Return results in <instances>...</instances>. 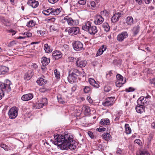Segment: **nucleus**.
Returning a JSON list of instances; mask_svg holds the SVG:
<instances>
[{"label": "nucleus", "mask_w": 155, "mask_h": 155, "mask_svg": "<svg viewBox=\"0 0 155 155\" xmlns=\"http://www.w3.org/2000/svg\"><path fill=\"white\" fill-rule=\"evenodd\" d=\"M52 56L54 59L57 60L62 57V54L61 51L56 50L53 52Z\"/></svg>", "instance_id": "11"}, {"label": "nucleus", "mask_w": 155, "mask_h": 155, "mask_svg": "<svg viewBox=\"0 0 155 155\" xmlns=\"http://www.w3.org/2000/svg\"><path fill=\"white\" fill-rule=\"evenodd\" d=\"M151 126L153 128H155V120L152 123Z\"/></svg>", "instance_id": "64"}, {"label": "nucleus", "mask_w": 155, "mask_h": 155, "mask_svg": "<svg viewBox=\"0 0 155 155\" xmlns=\"http://www.w3.org/2000/svg\"><path fill=\"white\" fill-rule=\"evenodd\" d=\"M32 66L35 69H36L38 68V66L35 64H33Z\"/></svg>", "instance_id": "62"}, {"label": "nucleus", "mask_w": 155, "mask_h": 155, "mask_svg": "<svg viewBox=\"0 0 155 155\" xmlns=\"http://www.w3.org/2000/svg\"><path fill=\"white\" fill-rule=\"evenodd\" d=\"M41 102L39 103L36 105V107L38 108H41L43 107V106L46 105L48 103L47 99L46 98H42Z\"/></svg>", "instance_id": "13"}, {"label": "nucleus", "mask_w": 155, "mask_h": 155, "mask_svg": "<svg viewBox=\"0 0 155 155\" xmlns=\"http://www.w3.org/2000/svg\"><path fill=\"white\" fill-rule=\"evenodd\" d=\"M123 14L122 12L116 13L111 18V21L113 22H115L118 21L119 18Z\"/></svg>", "instance_id": "9"}, {"label": "nucleus", "mask_w": 155, "mask_h": 155, "mask_svg": "<svg viewBox=\"0 0 155 155\" xmlns=\"http://www.w3.org/2000/svg\"><path fill=\"white\" fill-rule=\"evenodd\" d=\"M91 91V88L90 87L85 86L84 89V91L85 93H89Z\"/></svg>", "instance_id": "39"}, {"label": "nucleus", "mask_w": 155, "mask_h": 155, "mask_svg": "<svg viewBox=\"0 0 155 155\" xmlns=\"http://www.w3.org/2000/svg\"><path fill=\"white\" fill-rule=\"evenodd\" d=\"M36 24L35 22L33 20H31L27 24V26L28 27H31L34 26Z\"/></svg>", "instance_id": "37"}, {"label": "nucleus", "mask_w": 155, "mask_h": 155, "mask_svg": "<svg viewBox=\"0 0 155 155\" xmlns=\"http://www.w3.org/2000/svg\"><path fill=\"white\" fill-rule=\"evenodd\" d=\"M61 8H57L54 9L53 8V9L52 10L51 15H57L61 12Z\"/></svg>", "instance_id": "30"}, {"label": "nucleus", "mask_w": 155, "mask_h": 155, "mask_svg": "<svg viewBox=\"0 0 155 155\" xmlns=\"http://www.w3.org/2000/svg\"><path fill=\"white\" fill-rule=\"evenodd\" d=\"M33 97V94L29 93L23 95L21 97V99L23 101H28L31 99Z\"/></svg>", "instance_id": "12"}, {"label": "nucleus", "mask_w": 155, "mask_h": 155, "mask_svg": "<svg viewBox=\"0 0 155 155\" xmlns=\"http://www.w3.org/2000/svg\"><path fill=\"white\" fill-rule=\"evenodd\" d=\"M11 81L8 79L5 80L3 83L0 82V100L4 96L5 91L9 92L11 91Z\"/></svg>", "instance_id": "2"}, {"label": "nucleus", "mask_w": 155, "mask_h": 155, "mask_svg": "<svg viewBox=\"0 0 155 155\" xmlns=\"http://www.w3.org/2000/svg\"><path fill=\"white\" fill-rule=\"evenodd\" d=\"M0 147L5 151H8L9 149V147L5 144H2L1 145Z\"/></svg>", "instance_id": "43"}, {"label": "nucleus", "mask_w": 155, "mask_h": 155, "mask_svg": "<svg viewBox=\"0 0 155 155\" xmlns=\"http://www.w3.org/2000/svg\"><path fill=\"white\" fill-rule=\"evenodd\" d=\"M76 58L73 57H69L68 58V61L71 62L76 61Z\"/></svg>", "instance_id": "44"}, {"label": "nucleus", "mask_w": 155, "mask_h": 155, "mask_svg": "<svg viewBox=\"0 0 155 155\" xmlns=\"http://www.w3.org/2000/svg\"><path fill=\"white\" fill-rule=\"evenodd\" d=\"M112 74L111 72V71H110L108 72V73H107L106 74V77L107 78H109L112 75Z\"/></svg>", "instance_id": "57"}, {"label": "nucleus", "mask_w": 155, "mask_h": 155, "mask_svg": "<svg viewBox=\"0 0 155 155\" xmlns=\"http://www.w3.org/2000/svg\"><path fill=\"white\" fill-rule=\"evenodd\" d=\"M47 82V81L42 78H39L37 81V83L39 85H42Z\"/></svg>", "instance_id": "24"}, {"label": "nucleus", "mask_w": 155, "mask_h": 155, "mask_svg": "<svg viewBox=\"0 0 155 155\" xmlns=\"http://www.w3.org/2000/svg\"><path fill=\"white\" fill-rule=\"evenodd\" d=\"M135 90V89L133 87H130L128 89H126L125 91L127 92H130L134 91Z\"/></svg>", "instance_id": "48"}, {"label": "nucleus", "mask_w": 155, "mask_h": 155, "mask_svg": "<svg viewBox=\"0 0 155 155\" xmlns=\"http://www.w3.org/2000/svg\"><path fill=\"white\" fill-rule=\"evenodd\" d=\"M54 144L58 145V148L62 150H74L76 147L74 145L73 137L70 134L64 135H54Z\"/></svg>", "instance_id": "1"}, {"label": "nucleus", "mask_w": 155, "mask_h": 155, "mask_svg": "<svg viewBox=\"0 0 155 155\" xmlns=\"http://www.w3.org/2000/svg\"><path fill=\"white\" fill-rule=\"evenodd\" d=\"M126 23L128 25H131L134 23V19L131 16L127 17L126 19Z\"/></svg>", "instance_id": "25"}, {"label": "nucleus", "mask_w": 155, "mask_h": 155, "mask_svg": "<svg viewBox=\"0 0 155 155\" xmlns=\"http://www.w3.org/2000/svg\"><path fill=\"white\" fill-rule=\"evenodd\" d=\"M102 137L103 139H104L105 140H108L110 139L111 138V136L109 134L105 133L102 135Z\"/></svg>", "instance_id": "32"}, {"label": "nucleus", "mask_w": 155, "mask_h": 155, "mask_svg": "<svg viewBox=\"0 0 155 155\" xmlns=\"http://www.w3.org/2000/svg\"><path fill=\"white\" fill-rule=\"evenodd\" d=\"M111 90V88L109 87L106 86L104 88V91L107 92H108Z\"/></svg>", "instance_id": "49"}, {"label": "nucleus", "mask_w": 155, "mask_h": 155, "mask_svg": "<svg viewBox=\"0 0 155 155\" xmlns=\"http://www.w3.org/2000/svg\"><path fill=\"white\" fill-rule=\"evenodd\" d=\"M64 19L67 21L68 24L70 25H73L74 24V21L72 18L68 17L66 16L64 18Z\"/></svg>", "instance_id": "23"}, {"label": "nucleus", "mask_w": 155, "mask_h": 155, "mask_svg": "<svg viewBox=\"0 0 155 155\" xmlns=\"http://www.w3.org/2000/svg\"><path fill=\"white\" fill-rule=\"evenodd\" d=\"M115 98L114 97H107L105 101L102 103V104L107 107L112 106L114 103Z\"/></svg>", "instance_id": "6"}, {"label": "nucleus", "mask_w": 155, "mask_h": 155, "mask_svg": "<svg viewBox=\"0 0 155 155\" xmlns=\"http://www.w3.org/2000/svg\"><path fill=\"white\" fill-rule=\"evenodd\" d=\"M140 27L138 25L134 27L133 29V32L135 35H137L139 31Z\"/></svg>", "instance_id": "38"}, {"label": "nucleus", "mask_w": 155, "mask_h": 155, "mask_svg": "<svg viewBox=\"0 0 155 155\" xmlns=\"http://www.w3.org/2000/svg\"><path fill=\"white\" fill-rule=\"evenodd\" d=\"M136 2L139 4L140 5L142 3V0H135Z\"/></svg>", "instance_id": "61"}, {"label": "nucleus", "mask_w": 155, "mask_h": 155, "mask_svg": "<svg viewBox=\"0 0 155 155\" xmlns=\"http://www.w3.org/2000/svg\"><path fill=\"white\" fill-rule=\"evenodd\" d=\"M148 153L147 151H140L139 152V155H145L146 154H148Z\"/></svg>", "instance_id": "46"}, {"label": "nucleus", "mask_w": 155, "mask_h": 155, "mask_svg": "<svg viewBox=\"0 0 155 155\" xmlns=\"http://www.w3.org/2000/svg\"><path fill=\"white\" fill-rule=\"evenodd\" d=\"M91 22L88 21L85 23V25L82 27V29L88 32L91 35H94L97 32V30L96 26L92 25Z\"/></svg>", "instance_id": "3"}, {"label": "nucleus", "mask_w": 155, "mask_h": 155, "mask_svg": "<svg viewBox=\"0 0 155 155\" xmlns=\"http://www.w3.org/2000/svg\"><path fill=\"white\" fill-rule=\"evenodd\" d=\"M122 152V151L121 150L120 148L118 149L116 151V153L117 154H121Z\"/></svg>", "instance_id": "58"}, {"label": "nucleus", "mask_w": 155, "mask_h": 155, "mask_svg": "<svg viewBox=\"0 0 155 155\" xmlns=\"http://www.w3.org/2000/svg\"><path fill=\"white\" fill-rule=\"evenodd\" d=\"M65 31H68V33L71 35H76L79 33V28L78 27H71L68 30H65Z\"/></svg>", "instance_id": "8"}, {"label": "nucleus", "mask_w": 155, "mask_h": 155, "mask_svg": "<svg viewBox=\"0 0 155 155\" xmlns=\"http://www.w3.org/2000/svg\"><path fill=\"white\" fill-rule=\"evenodd\" d=\"M59 0H48V2L54 4L57 2Z\"/></svg>", "instance_id": "54"}, {"label": "nucleus", "mask_w": 155, "mask_h": 155, "mask_svg": "<svg viewBox=\"0 0 155 155\" xmlns=\"http://www.w3.org/2000/svg\"><path fill=\"white\" fill-rule=\"evenodd\" d=\"M109 14V13L106 10H104L103 11H102L101 12V15L102 16H107Z\"/></svg>", "instance_id": "42"}, {"label": "nucleus", "mask_w": 155, "mask_h": 155, "mask_svg": "<svg viewBox=\"0 0 155 155\" xmlns=\"http://www.w3.org/2000/svg\"><path fill=\"white\" fill-rule=\"evenodd\" d=\"M150 96L149 95L146 97L141 96L139 97L137 100V102L138 104L143 105H147L149 101Z\"/></svg>", "instance_id": "5"}, {"label": "nucleus", "mask_w": 155, "mask_h": 155, "mask_svg": "<svg viewBox=\"0 0 155 155\" xmlns=\"http://www.w3.org/2000/svg\"><path fill=\"white\" fill-rule=\"evenodd\" d=\"M44 48L45 52L47 53H50L52 51L50 46L48 45V44H45L44 45Z\"/></svg>", "instance_id": "31"}, {"label": "nucleus", "mask_w": 155, "mask_h": 155, "mask_svg": "<svg viewBox=\"0 0 155 155\" xmlns=\"http://www.w3.org/2000/svg\"><path fill=\"white\" fill-rule=\"evenodd\" d=\"M8 70V68L5 66H0V74H4Z\"/></svg>", "instance_id": "26"}, {"label": "nucleus", "mask_w": 155, "mask_h": 155, "mask_svg": "<svg viewBox=\"0 0 155 155\" xmlns=\"http://www.w3.org/2000/svg\"><path fill=\"white\" fill-rule=\"evenodd\" d=\"M27 4L32 8H35L38 5V2L35 0H29L27 2Z\"/></svg>", "instance_id": "14"}, {"label": "nucleus", "mask_w": 155, "mask_h": 155, "mask_svg": "<svg viewBox=\"0 0 155 155\" xmlns=\"http://www.w3.org/2000/svg\"><path fill=\"white\" fill-rule=\"evenodd\" d=\"M90 4L91 5L92 7H94L95 5V2H91Z\"/></svg>", "instance_id": "60"}, {"label": "nucleus", "mask_w": 155, "mask_h": 155, "mask_svg": "<svg viewBox=\"0 0 155 155\" xmlns=\"http://www.w3.org/2000/svg\"><path fill=\"white\" fill-rule=\"evenodd\" d=\"M53 9V8H49L47 10H44L42 11V13L45 15H48L50 14L51 15L52 10Z\"/></svg>", "instance_id": "34"}, {"label": "nucleus", "mask_w": 155, "mask_h": 155, "mask_svg": "<svg viewBox=\"0 0 155 155\" xmlns=\"http://www.w3.org/2000/svg\"><path fill=\"white\" fill-rule=\"evenodd\" d=\"M102 26L105 31L108 32L109 31L110 29V27L108 23H107L105 22L102 25Z\"/></svg>", "instance_id": "36"}, {"label": "nucleus", "mask_w": 155, "mask_h": 155, "mask_svg": "<svg viewBox=\"0 0 155 155\" xmlns=\"http://www.w3.org/2000/svg\"><path fill=\"white\" fill-rule=\"evenodd\" d=\"M104 18L101 15H97L94 22L96 25H100L104 21Z\"/></svg>", "instance_id": "18"}, {"label": "nucleus", "mask_w": 155, "mask_h": 155, "mask_svg": "<svg viewBox=\"0 0 155 155\" xmlns=\"http://www.w3.org/2000/svg\"><path fill=\"white\" fill-rule=\"evenodd\" d=\"M105 130V128L102 127H100L98 128H97L96 129V130H97L98 131L100 132L104 131Z\"/></svg>", "instance_id": "47"}, {"label": "nucleus", "mask_w": 155, "mask_h": 155, "mask_svg": "<svg viewBox=\"0 0 155 155\" xmlns=\"http://www.w3.org/2000/svg\"><path fill=\"white\" fill-rule=\"evenodd\" d=\"M128 36V35L127 32H122L117 35V40L119 41H122L124 39L127 38Z\"/></svg>", "instance_id": "10"}, {"label": "nucleus", "mask_w": 155, "mask_h": 155, "mask_svg": "<svg viewBox=\"0 0 155 155\" xmlns=\"http://www.w3.org/2000/svg\"><path fill=\"white\" fill-rule=\"evenodd\" d=\"M69 73L73 76L77 77L81 75V72L78 70L76 69H71Z\"/></svg>", "instance_id": "19"}, {"label": "nucleus", "mask_w": 155, "mask_h": 155, "mask_svg": "<svg viewBox=\"0 0 155 155\" xmlns=\"http://www.w3.org/2000/svg\"><path fill=\"white\" fill-rule=\"evenodd\" d=\"M9 32L10 33H12V35H13L16 33V32L14 30L10 29L8 30Z\"/></svg>", "instance_id": "55"}, {"label": "nucleus", "mask_w": 155, "mask_h": 155, "mask_svg": "<svg viewBox=\"0 0 155 155\" xmlns=\"http://www.w3.org/2000/svg\"><path fill=\"white\" fill-rule=\"evenodd\" d=\"M106 49L107 48L105 45H102L99 48L97 51L96 56H98L101 55L103 52L106 50Z\"/></svg>", "instance_id": "17"}, {"label": "nucleus", "mask_w": 155, "mask_h": 155, "mask_svg": "<svg viewBox=\"0 0 155 155\" xmlns=\"http://www.w3.org/2000/svg\"><path fill=\"white\" fill-rule=\"evenodd\" d=\"M87 62L85 60H78L76 61V65L80 68L84 67H85Z\"/></svg>", "instance_id": "15"}, {"label": "nucleus", "mask_w": 155, "mask_h": 155, "mask_svg": "<svg viewBox=\"0 0 155 155\" xmlns=\"http://www.w3.org/2000/svg\"><path fill=\"white\" fill-rule=\"evenodd\" d=\"M97 149L99 151H101L103 150V146L101 144L99 145L97 147Z\"/></svg>", "instance_id": "52"}, {"label": "nucleus", "mask_w": 155, "mask_h": 155, "mask_svg": "<svg viewBox=\"0 0 155 155\" xmlns=\"http://www.w3.org/2000/svg\"><path fill=\"white\" fill-rule=\"evenodd\" d=\"M135 109L138 113L141 114L145 111V107L143 105L138 104Z\"/></svg>", "instance_id": "16"}, {"label": "nucleus", "mask_w": 155, "mask_h": 155, "mask_svg": "<svg viewBox=\"0 0 155 155\" xmlns=\"http://www.w3.org/2000/svg\"><path fill=\"white\" fill-rule=\"evenodd\" d=\"M24 35H25L28 38L31 37L32 36V34L29 32L25 33H24Z\"/></svg>", "instance_id": "53"}, {"label": "nucleus", "mask_w": 155, "mask_h": 155, "mask_svg": "<svg viewBox=\"0 0 155 155\" xmlns=\"http://www.w3.org/2000/svg\"><path fill=\"white\" fill-rule=\"evenodd\" d=\"M100 123L103 125H107L109 124L110 121L107 118L102 119L100 121Z\"/></svg>", "instance_id": "28"}, {"label": "nucleus", "mask_w": 155, "mask_h": 155, "mask_svg": "<svg viewBox=\"0 0 155 155\" xmlns=\"http://www.w3.org/2000/svg\"><path fill=\"white\" fill-rule=\"evenodd\" d=\"M82 110L84 111V114L85 115H88L90 112L91 110L89 107L87 106H84L82 108Z\"/></svg>", "instance_id": "29"}, {"label": "nucleus", "mask_w": 155, "mask_h": 155, "mask_svg": "<svg viewBox=\"0 0 155 155\" xmlns=\"http://www.w3.org/2000/svg\"><path fill=\"white\" fill-rule=\"evenodd\" d=\"M89 81L90 84L92 86L96 87H99L98 84L96 83V81L93 79L90 78L89 79Z\"/></svg>", "instance_id": "27"}, {"label": "nucleus", "mask_w": 155, "mask_h": 155, "mask_svg": "<svg viewBox=\"0 0 155 155\" xmlns=\"http://www.w3.org/2000/svg\"><path fill=\"white\" fill-rule=\"evenodd\" d=\"M73 46L74 50L77 51L81 50L83 48V44L80 41H76L73 44Z\"/></svg>", "instance_id": "7"}, {"label": "nucleus", "mask_w": 155, "mask_h": 155, "mask_svg": "<svg viewBox=\"0 0 155 155\" xmlns=\"http://www.w3.org/2000/svg\"><path fill=\"white\" fill-rule=\"evenodd\" d=\"M126 79L125 78L124 81H117L116 82V85L118 87H121L126 82Z\"/></svg>", "instance_id": "33"}, {"label": "nucleus", "mask_w": 155, "mask_h": 155, "mask_svg": "<svg viewBox=\"0 0 155 155\" xmlns=\"http://www.w3.org/2000/svg\"><path fill=\"white\" fill-rule=\"evenodd\" d=\"M88 134L91 138H94V136L92 132L91 131H88Z\"/></svg>", "instance_id": "51"}, {"label": "nucleus", "mask_w": 155, "mask_h": 155, "mask_svg": "<svg viewBox=\"0 0 155 155\" xmlns=\"http://www.w3.org/2000/svg\"><path fill=\"white\" fill-rule=\"evenodd\" d=\"M77 88V86L76 85H74L71 88L72 91L73 92Z\"/></svg>", "instance_id": "59"}, {"label": "nucleus", "mask_w": 155, "mask_h": 155, "mask_svg": "<svg viewBox=\"0 0 155 155\" xmlns=\"http://www.w3.org/2000/svg\"><path fill=\"white\" fill-rule=\"evenodd\" d=\"M33 75V73L31 71H28L24 75V79L26 80H29Z\"/></svg>", "instance_id": "21"}, {"label": "nucleus", "mask_w": 155, "mask_h": 155, "mask_svg": "<svg viewBox=\"0 0 155 155\" xmlns=\"http://www.w3.org/2000/svg\"><path fill=\"white\" fill-rule=\"evenodd\" d=\"M63 47L66 49H68L69 48V46L67 45H63Z\"/></svg>", "instance_id": "63"}, {"label": "nucleus", "mask_w": 155, "mask_h": 155, "mask_svg": "<svg viewBox=\"0 0 155 155\" xmlns=\"http://www.w3.org/2000/svg\"><path fill=\"white\" fill-rule=\"evenodd\" d=\"M54 74L56 78L59 79L60 78V73L58 71L57 69H56L54 70Z\"/></svg>", "instance_id": "40"}, {"label": "nucleus", "mask_w": 155, "mask_h": 155, "mask_svg": "<svg viewBox=\"0 0 155 155\" xmlns=\"http://www.w3.org/2000/svg\"><path fill=\"white\" fill-rule=\"evenodd\" d=\"M50 62L49 58H48L46 57H43L41 58V62L43 66H45L47 65Z\"/></svg>", "instance_id": "22"}, {"label": "nucleus", "mask_w": 155, "mask_h": 155, "mask_svg": "<svg viewBox=\"0 0 155 155\" xmlns=\"http://www.w3.org/2000/svg\"><path fill=\"white\" fill-rule=\"evenodd\" d=\"M116 78L117 80V81H124V78L123 77L119 74H117Z\"/></svg>", "instance_id": "41"}, {"label": "nucleus", "mask_w": 155, "mask_h": 155, "mask_svg": "<svg viewBox=\"0 0 155 155\" xmlns=\"http://www.w3.org/2000/svg\"><path fill=\"white\" fill-rule=\"evenodd\" d=\"M86 0H78V3L81 5H84L85 4Z\"/></svg>", "instance_id": "45"}, {"label": "nucleus", "mask_w": 155, "mask_h": 155, "mask_svg": "<svg viewBox=\"0 0 155 155\" xmlns=\"http://www.w3.org/2000/svg\"><path fill=\"white\" fill-rule=\"evenodd\" d=\"M18 109L16 107H13L10 109L8 112V115L10 118L14 119L18 115Z\"/></svg>", "instance_id": "4"}, {"label": "nucleus", "mask_w": 155, "mask_h": 155, "mask_svg": "<svg viewBox=\"0 0 155 155\" xmlns=\"http://www.w3.org/2000/svg\"><path fill=\"white\" fill-rule=\"evenodd\" d=\"M37 33L38 34H40L41 35H43L44 34V32L41 30L38 31Z\"/></svg>", "instance_id": "56"}, {"label": "nucleus", "mask_w": 155, "mask_h": 155, "mask_svg": "<svg viewBox=\"0 0 155 155\" xmlns=\"http://www.w3.org/2000/svg\"><path fill=\"white\" fill-rule=\"evenodd\" d=\"M77 77L69 74V75L68 77V80L70 83H73L74 82H75L77 81Z\"/></svg>", "instance_id": "20"}, {"label": "nucleus", "mask_w": 155, "mask_h": 155, "mask_svg": "<svg viewBox=\"0 0 155 155\" xmlns=\"http://www.w3.org/2000/svg\"><path fill=\"white\" fill-rule=\"evenodd\" d=\"M58 100V101L59 102L61 103V104H63L64 103V101L62 99V98L61 97H57Z\"/></svg>", "instance_id": "50"}, {"label": "nucleus", "mask_w": 155, "mask_h": 155, "mask_svg": "<svg viewBox=\"0 0 155 155\" xmlns=\"http://www.w3.org/2000/svg\"><path fill=\"white\" fill-rule=\"evenodd\" d=\"M125 132L127 134H130L131 133V130L128 124H126L125 125Z\"/></svg>", "instance_id": "35"}]
</instances>
